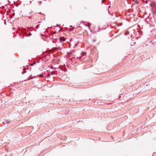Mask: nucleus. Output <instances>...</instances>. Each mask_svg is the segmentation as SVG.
Returning a JSON list of instances; mask_svg holds the SVG:
<instances>
[{
    "instance_id": "obj_18",
    "label": "nucleus",
    "mask_w": 156,
    "mask_h": 156,
    "mask_svg": "<svg viewBox=\"0 0 156 156\" xmlns=\"http://www.w3.org/2000/svg\"><path fill=\"white\" fill-rule=\"evenodd\" d=\"M4 23L5 24V25H6V22L5 21L4 22Z\"/></svg>"
},
{
    "instance_id": "obj_7",
    "label": "nucleus",
    "mask_w": 156,
    "mask_h": 156,
    "mask_svg": "<svg viewBox=\"0 0 156 156\" xmlns=\"http://www.w3.org/2000/svg\"><path fill=\"white\" fill-rule=\"evenodd\" d=\"M152 13L153 15L154 14H155L156 13V12L155 11H154L153 10V9H152Z\"/></svg>"
},
{
    "instance_id": "obj_25",
    "label": "nucleus",
    "mask_w": 156,
    "mask_h": 156,
    "mask_svg": "<svg viewBox=\"0 0 156 156\" xmlns=\"http://www.w3.org/2000/svg\"><path fill=\"white\" fill-rule=\"evenodd\" d=\"M150 6H151V7H152V5H151V4H150Z\"/></svg>"
},
{
    "instance_id": "obj_9",
    "label": "nucleus",
    "mask_w": 156,
    "mask_h": 156,
    "mask_svg": "<svg viewBox=\"0 0 156 156\" xmlns=\"http://www.w3.org/2000/svg\"><path fill=\"white\" fill-rule=\"evenodd\" d=\"M72 54V52H67V54L68 55H69L71 54Z\"/></svg>"
},
{
    "instance_id": "obj_17",
    "label": "nucleus",
    "mask_w": 156,
    "mask_h": 156,
    "mask_svg": "<svg viewBox=\"0 0 156 156\" xmlns=\"http://www.w3.org/2000/svg\"><path fill=\"white\" fill-rule=\"evenodd\" d=\"M34 65L33 64V63H32V64H30V65L31 66H33Z\"/></svg>"
},
{
    "instance_id": "obj_29",
    "label": "nucleus",
    "mask_w": 156,
    "mask_h": 156,
    "mask_svg": "<svg viewBox=\"0 0 156 156\" xmlns=\"http://www.w3.org/2000/svg\"><path fill=\"white\" fill-rule=\"evenodd\" d=\"M55 74H56V75H57V73H55Z\"/></svg>"
},
{
    "instance_id": "obj_31",
    "label": "nucleus",
    "mask_w": 156,
    "mask_h": 156,
    "mask_svg": "<svg viewBox=\"0 0 156 156\" xmlns=\"http://www.w3.org/2000/svg\"><path fill=\"white\" fill-rule=\"evenodd\" d=\"M41 2H40V3Z\"/></svg>"
},
{
    "instance_id": "obj_3",
    "label": "nucleus",
    "mask_w": 156,
    "mask_h": 156,
    "mask_svg": "<svg viewBox=\"0 0 156 156\" xmlns=\"http://www.w3.org/2000/svg\"><path fill=\"white\" fill-rule=\"evenodd\" d=\"M31 76H32V75H30V76L26 80H24V81H27V80H30L31 79L33 78H35V76L33 77H31Z\"/></svg>"
},
{
    "instance_id": "obj_14",
    "label": "nucleus",
    "mask_w": 156,
    "mask_h": 156,
    "mask_svg": "<svg viewBox=\"0 0 156 156\" xmlns=\"http://www.w3.org/2000/svg\"><path fill=\"white\" fill-rule=\"evenodd\" d=\"M29 35H27V36H30V35H32V34L30 32L29 33Z\"/></svg>"
},
{
    "instance_id": "obj_5",
    "label": "nucleus",
    "mask_w": 156,
    "mask_h": 156,
    "mask_svg": "<svg viewBox=\"0 0 156 156\" xmlns=\"http://www.w3.org/2000/svg\"><path fill=\"white\" fill-rule=\"evenodd\" d=\"M39 61H37V62H36V61H33V64L34 65L35 64H36V63H39Z\"/></svg>"
},
{
    "instance_id": "obj_10",
    "label": "nucleus",
    "mask_w": 156,
    "mask_h": 156,
    "mask_svg": "<svg viewBox=\"0 0 156 156\" xmlns=\"http://www.w3.org/2000/svg\"><path fill=\"white\" fill-rule=\"evenodd\" d=\"M110 6H109V8H108V9H107V10H108V14H110V15H111V13H110V12H109V8H110Z\"/></svg>"
},
{
    "instance_id": "obj_12",
    "label": "nucleus",
    "mask_w": 156,
    "mask_h": 156,
    "mask_svg": "<svg viewBox=\"0 0 156 156\" xmlns=\"http://www.w3.org/2000/svg\"><path fill=\"white\" fill-rule=\"evenodd\" d=\"M26 71H23L22 72V74H24L25 73H26Z\"/></svg>"
},
{
    "instance_id": "obj_23",
    "label": "nucleus",
    "mask_w": 156,
    "mask_h": 156,
    "mask_svg": "<svg viewBox=\"0 0 156 156\" xmlns=\"http://www.w3.org/2000/svg\"><path fill=\"white\" fill-rule=\"evenodd\" d=\"M31 28H30V31H32V30H31Z\"/></svg>"
},
{
    "instance_id": "obj_28",
    "label": "nucleus",
    "mask_w": 156,
    "mask_h": 156,
    "mask_svg": "<svg viewBox=\"0 0 156 156\" xmlns=\"http://www.w3.org/2000/svg\"><path fill=\"white\" fill-rule=\"evenodd\" d=\"M74 51V50H73V51H73H73Z\"/></svg>"
},
{
    "instance_id": "obj_11",
    "label": "nucleus",
    "mask_w": 156,
    "mask_h": 156,
    "mask_svg": "<svg viewBox=\"0 0 156 156\" xmlns=\"http://www.w3.org/2000/svg\"><path fill=\"white\" fill-rule=\"evenodd\" d=\"M135 2L137 4H138V2L137 1V0H135Z\"/></svg>"
},
{
    "instance_id": "obj_2",
    "label": "nucleus",
    "mask_w": 156,
    "mask_h": 156,
    "mask_svg": "<svg viewBox=\"0 0 156 156\" xmlns=\"http://www.w3.org/2000/svg\"><path fill=\"white\" fill-rule=\"evenodd\" d=\"M10 122H11V121L10 120H9L7 119H4V123H5L6 124H8Z\"/></svg>"
},
{
    "instance_id": "obj_30",
    "label": "nucleus",
    "mask_w": 156,
    "mask_h": 156,
    "mask_svg": "<svg viewBox=\"0 0 156 156\" xmlns=\"http://www.w3.org/2000/svg\"><path fill=\"white\" fill-rule=\"evenodd\" d=\"M41 2H40V3Z\"/></svg>"
},
{
    "instance_id": "obj_19",
    "label": "nucleus",
    "mask_w": 156,
    "mask_h": 156,
    "mask_svg": "<svg viewBox=\"0 0 156 156\" xmlns=\"http://www.w3.org/2000/svg\"><path fill=\"white\" fill-rule=\"evenodd\" d=\"M104 2V0H102V3H101V4H102Z\"/></svg>"
},
{
    "instance_id": "obj_4",
    "label": "nucleus",
    "mask_w": 156,
    "mask_h": 156,
    "mask_svg": "<svg viewBox=\"0 0 156 156\" xmlns=\"http://www.w3.org/2000/svg\"><path fill=\"white\" fill-rule=\"evenodd\" d=\"M129 33V32L128 31H126L124 33V35H128Z\"/></svg>"
},
{
    "instance_id": "obj_22",
    "label": "nucleus",
    "mask_w": 156,
    "mask_h": 156,
    "mask_svg": "<svg viewBox=\"0 0 156 156\" xmlns=\"http://www.w3.org/2000/svg\"><path fill=\"white\" fill-rule=\"evenodd\" d=\"M41 36H43V34L42 33H41Z\"/></svg>"
},
{
    "instance_id": "obj_24",
    "label": "nucleus",
    "mask_w": 156,
    "mask_h": 156,
    "mask_svg": "<svg viewBox=\"0 0 156 156\" xmlns=\"http://www.w3.org/2000/svg\"><path fill=\"white\" fill-rule=\"evenodd\" d=\"M56 69V68H54V69Z\"/></svg>"
},
{
    "instance_id": "obj_1",
    "label": "nucleus",
    "mask_w": 156,
    "mask_h": 156,
    "mask_svg": "<svg viewBox=\"0 0 156 156\" xmlns=\"http://www.w3.org/2000/svg\"><path fill=\"white\" fill-rule=\"evenodd\" d=\"M59 41L61 42H63L66 40V39L64 37H60L59 38Z\"/></svg>"
},
{
    "instance_id": "obj_26",
    "label": "nucleus",
    "mask_w": 156,
    "mask_h": 156,
    "mask_svg": "<svg viewBox=\"0 0 156 156\" xmlns=\"http://www.w3.org/2000/svg\"><path fill=\"white\" fill-rule=\"evenodd\" d=\"M16 6H18V5H16Z\"/></svg>"
},
{
    "instance_id": "obj_16",
    "label": "nucleus",
    "mask_w": 156,
    "mask_h": 156,
    "mask_svg": "<svg viewBox=\"0 0 156 156\" xmlns=\"http://www.w3.org/2000/svg\"><path fill=\"white\" fill-rule=\"evenodd\" d=\"M85 25L86 26L88 27V28H89V29H90V26H89V25Z\"/></svg>"
},
{
    "instance_id": "obj_27",
    "label": "nucleus",
    "mask_w": 156,
    "mask_h": 156,
    "mask_svg": "<svg viewBox=\"0 0 156 156\" xmlns=\"http://www.w3.org/2000/svg\"><path fill=\"white\" fill-rule=\"evenodd\" d=\"M32 13V12H30V13Z\"/></svg>"
},
{
    "instance_id": "obj_15",
    "label": "nucleus",
    "mask_w": 156,
    "mask_h": 156,
    "mask_svg": "<svg viewBox=\"0 0 156 156\" xmlns=\"http://www.w3.org/2000/svg\"><path fill=\"white\" fill-rule=\"evenodd\" d=\"M36 27L37 28V29L39 27V25H37L36 26Z\"/></svg>"
},
{
    "instance_id": "obj_13",
    "label": "nucleus",
    "mask_w": 156,
    "mask_h": 156,
    "mask_svg": "<svg viewBox=\"0 0 156 156\" xmlns=\"http://www.w3.org/2000/svg\"><path fill=\"white\" fill-rule=\"evenodd\" d=\"M50 74L49 73H48L47 74V77H50Z\"/></svg>"
},
{
    "instance_id": "obj_20",
    "label": "nucleus",
    "mask_w": 156,
    "mask_h": 156,
    "mask_svg": "<svg viewBox=\"0 0 156 156\" xmlns=\"http://www.w3.org/2000/svg\"><path fill=\"white\" fill-rule=\"evenodd\" d=\"M72 40V38H71L70 39V41L71 42Z\"/></svg>"
},
{
    "instance_id": "obj_6",
    "label": "nucleus",
    "mask_w": 156,
    "mask_h": 156,
    "mask_svg": "<svg viewBox=\"0 0 156 156\" xmlns=\"http://www.w3.org/2000/svg\"><path fill=\"white\" fill-rule=\"evenodd\" d=\"M38 76L40 77H43V74H40L38 75Z\"/></svg>"
},
{
    "instance_id": "obj_8",
    "label": "nucleus",
    "mask_w": 156,
    "mask_h": 156,
    "mask_svg": "<svg viewBox=\"0 0 156 156\" xmlns=\"http://www.w3.org/2000/svg\"><path fill=\"white\" fill-rule=\"evenodd\" d=\"M55 73V72L54 71L51 72V73L50 74L52 75H54Z\"/></svg>"
},
{
    "instance_id": "obj_21",
    "label": "nucleus",
    "mask_w": 156,
    "mask_h": 156,
    "mask_svg": "<svg viewBox=\"0 0 156 156\" xmlns=\"http://www.w3.org/2000/svg\"><path fill=\"white\" fill-rule=\"evenodd\" d=\"M93 41L94 42H95V40H94V39H93Z\"/></svg>"
}]
</instances>
